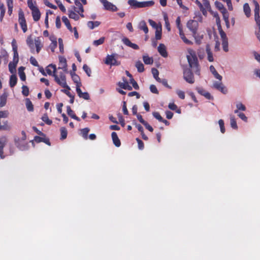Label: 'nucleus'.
<instances>
[{"instance_id":"obj_1","label":"nucleus","mask_w":260,"mask_h":260,"mask_svg":"<svg viewBox=\"0 0 260 260\" xmlns=\"http://www.w3.org/2000/svg\"><path fill=\"white\" fill-rule=\"evenodd\" d=\"M189 55H187V59L190 68H192L196 74L200 75V69L196 52L192 49H188Z\"/></svg>"},{"instance_id":"obj_2","label":"nucleus","mask_w":260,"mask_h":260,"mask_svg":"<svg viewBox=\"0 0 260 260\" xmlns=\"http://www.w3.org/2000/svg\"><path fill=\"white\" fill-rule=\"evenodd\" d=\"M8 142V139L6 136H3L0 138V157L1 159H4L7 155H10L14 153V150L13 146L11 144L9 145L10 152L8 154L5 155L4 153V148Z\"/></svg>"},{"instance_id":"obj_3","label":"nucleus","mask_w":260,"mask_h":260,"mask_svg":"<svg viewBox=\"0 0 260 260\" xmlns=\"http://www.w3.org/2000/svg\"><path fill=\"white\" fill-rule=\"evenodd\" d=\"M127 3L134 9L150 7L154 4V2L152 1L139 2L137 0H128Z\"/></svg>"},{"instance_id":"obj_4","label":"nucleus","mask_w":260,"mask_h":260,"mask_svg":"<svg viewBox=\"0 0 260 260\" xmlns=\"http://www.w3.org/2000/svg\"><path fill=\"white\" fill-rule=\"evenodd\" d=\"M187 27L192 32V36L194 37L197 44H199V41L197 40V32L199 26V23L195 20H189L187 23Z\"/></svg>"},{"instance_id":"obj_5","label":"nucleus","mask_w":260,"mask_h":260,"mask_svg":"<svg viewBox=\"0 0 260 260\" xmlns=\"http://www.w3.org/2000/svg\"><path fill=\"white\" fill-rule=\"evenodd\" d=\"M53 76L54 77L55 82L58 85L63 88L70 89V87L67 84L66 77L63 73H59V76L57 75L56 74H53Z\"/></svg>"},{"instance_id":"obj_6","label":"nucleus","mask_w":260,"mask_h":260,"mask_svg":"<svg viewBox=\"0 0 260 260\" xmlns=\"http://www.w3.org/2000/svg\"><path fill=\"white\" fill-rule=\"evenodd\" d=\"M18 22L24 33L27 31V25L25 18L24 14L22 9L18 12Z\"/></svg>"},{"instance_id":"obj_7","label":"nucleus","mask_w":260,"mask_h":260,"mask_svg":"<svg viewBox=\"0 0 260 260\" xmlns=\"http://www.w3.org/2000/svg\"><path fill=\"white\" fill-rule=\"evenodd\" d=\"M116 56H117V54H116L108 55L106 56L105 63L107 65L119 66L120 64V62L116 60L115 58Z\"/></svg>"},{"instance_id":"obj_8","label":"nucleus","mask_w":260,"mask_h":260,"mask_svg":"<svg viewBox=\"0 0 260 260\" xmlns=\"http://www.w3.org/2000/svg\"><path fill=\"white\" fill-rule=\"evenodd\" d=\"M183 78L187 82L190 84L194 82V76L190 68H186L184 70Z\"/></svg>"},{"instance_id":"obj_9","label":"nucleus","mask_w":260,"mask_h":260,"mask_svg":"<svg viewBox=\"0 0 260 260\" xmlns=\"http://www.w3.org/2000/svg\"><path fill=\"white\" fill-rule=\"evenodd\" d=\"M253 3L254 5V19L258 26L259 31L260 32V16H259V6L257 1L253 0Z\"/></svg>"},{"instance_id":"obj_10","label":"nucleus","mask_w":260,"mask_h":260,"mask_svg":"<svg viewBox=\"0 0 260 260\" xmlns=\"http://www.w3.org/2000/svg\"><path fill=\"white\" fill-rule=\"evenodd\" d=\"M103 5L104 9L108 11L116 12L118 10L117 7L112 3L108 2L107 0H99Z\"/></svg>"},{"instance_id":"obj_11","label":"nucleus","mask_w":260,"mask_h":260,"mask_svg":"<svg viewBox=\"0 0 260 260\" xmlns=\"http://www.w3.org/2000/svg\"><path fill=\"white\" fill-rule=\"evenodd\" d=\"M76 6H73V10L78 13L81 17H84V8L81 3L78 0H74Z\"/></svg>"},{"instance_id":"obj_12","label":"nucleus","mask_w":260,"mask_h":260,"mask_svg":"<svg viewBox=\"0 0 260 260\" xmlns=\"http://www.w3.org/2000/svg\"><path fill=\"white\" fill-rule=\"evenodd\" d=\"M67 59L63 56H59V64H58V69H61L63 70L64 72L67 73Z\"/></svg>"},{"instance_id":"obj_13","label":"nucleus","mask_w":260,"mask_h":260,"mask_svg":"<svg viewBox=\"0 0 260 260\" xmlns=\"http://www.w3.org/2000/svg\"><path fill=\"white\" fill-rule=\"evenodd\" d=\"M76 91L78 95V96L81 98H83L85 100H89L90 98L89 94L88 92H82V90L80 88V85H77L76 86Z\"/></svg>"},{"instance_id":"obj_14","label":"nucleus","mask_w":260,"mask_h":260,"mask_svg":"<svg viewBox=\"0 0 260 260\" xmlns=\"http://www.w3.org/2000/svg\"><path fill=\"white\" fill-rule=\"evenodd\" d=\"M34 140L36 143H40V142H44L45 144H47L48 145L50 146L51 145L49 139L48 138H46V136H36L34 137Z\"/></svg>"},{"instance_id":"obj_15","label":"nucleus","mask_w":260,"mask_h":260,"mask_svg":"<svg viewBox=\"0 0 260 260\" xmlns=\"http://www.w3.org/2000/svg\"><path fill=\"white\" fill-rule=\"evenodd\" d=\"M123 82H119L118 85L122 89H127L128 90H132V87L128 84V81L125 77L122 78Z\"/></svg>"},{"instance_id":"obj_16","label":"nucleus","mask_w":260,"mask_h":260,"mask_svg":"<svg viewBox=\"0 0 260 260\" xmlns=\"http://www.w3.org/2000/svg\"><path fill=\"white\" fill-rule=\"evenodd\" d=\"M213 87L224 94H225L227 92V89L221 82H215L213 83Z\"/></svg>"},{"instance_id":"obj_17","label":"nucleus","mask_w":260,"mask_h":260,"mask_svg":"<svg viewBox=\"0 0 260 260\" xmlns=\"http://www.w3.org/2000/svg\"><path fill=\"white\" fill-rule=\"evenodd\" d=\"M122 42L125 45L131 47L134 49L138 50L139 49V47L138 45L132 43L129 39L127 38H124L122 39Z\"/></svg>"},{"instance_id":"obj_18","label":"nucleus","mask_w":260,"mask_h":260,"mask_svg":"<svg viewBox=\"0 0 260 260\" xmlns=\"http://www.w3.org/2000/svg\"><path fill=\"white\" fill-rule=\"evenodd\" d=\"M159 53L164 57L168 56V53L165 45L163 44H160L157 48Z\"/></svg>"},{"instance_id":"obj_19","label":"nucleus","mask_w":260,"mask_h":260,"mask_svg":"<svg viewBox=\"0 0 260 260\" xmlns=\"http://www.w3.org/2000/svg\"><path fill=\"white\" fill-rule=\"evenodd\" d=\"M33 19L35 21H38L40 20L41 13L38 8H35L31 11Z\"/></svg>"},{"instance_id":"obj_20","label":"nucleus","mask_w":260,"mask_h":260,"mask_svg":"<svg viewBox=\"0 0 260 260\" xmlns=\"http://www.w3.org/2000/svg\"><path fill=\"white\" fill-rule=\"evenodd\" d=\"M67 112L68 115L70 116L71 118H72L73 119H74L78 121H80V118L76 116V115L74 113V111L72 110L70 106H68L67 107Z\"/></svg>"},{"instance_id":"obj_21","label":"nucleus","mask_w":260,"mask_h":260,"mask_svg":"<svg viewBox=\"0 0 260 260\" xmlns=\"http://www.w3.org/2000/svg\"><path fill=\"white\" fill-rule=\"evenodd\" d=\"M113 142L115 146L118 147L121 145V142L116 132H112L111 134Z\"/></svg>"},{"instance_id":"obj_22","label":"nucleus","mask_w":260,"mask_h":260,"mask_svg":"<svg viewBox=\"0 0 260 260\" xmlns=\"http://www.w3.org/2000/svg\"><path fill=\"white\" fill-rule=\"evenodd\" d=\"M179 35L182 41L187 45H192L193 43L188 40L185 36V34L183 32V28L179 29Z\"/></svg>"},{"instance_id":"obj_23","label":"nucleus","mask_w":260,"mask_h":260,"mask_svg":"<svg viewBox=\"0 0 260 260\" xmlns=\"http://www.w3.org/2000/svg\"><path fill=\"white\" fill-rule=\"evenodd\" d=\"M197 90L199 93H200L202 95L204 96L207 99L210 100L213 98L211 95L210 93L206 91L204 89L201 88H197Z\"/></svg>"},{"instance_id":"obj_24","label":"nucleus","mask_w":260,"mask_h":260,"mask_svg":"<svg viewBox=\"0 0 260 260\" xmlns=\"http://www.w3.org/2000/svg\"><path fill=\"white\" fill-rule=\"evenodd\" d=\"M210 72L213 74L215 78L217 79H218L219 80L221 81L222 80V76L220 75L216 71L215 68L213 66L211 65L210 67Z\"/></svg>"},{"instance_id":"obj_25","label":"nucleus","mask_w":260,"mask_h":260,"mask_svg":"<svg viewBox=\"0 0 260 260\" xmlns=\"http://www.w3.org/2000/svg\"><path fill=\"white\" fill-rule=\"evenodd\" d=\"M68 12L69 17L70 18L74 19L76 21L79 19L80 17L79 15L76 13L74 10H69Z\"/></svg>"},{"instance_id":"obj_26","label":"nucleus","mask_w":260,"mask_h":260,"mask_svg":"<svg viewBox=\"0 0 260 260\" xmlns=\"http://www.w3.org/2000/svg\"><path fill=\"white\" fill-rule=\"evenodd\" d=\"M206 51L207 54V59L209 61L212 62L214 61V57L213 53L211 50V49L209 45H207L206 48Z\"/></svg>"},{"instance_id":"obj_27","label":"nucleus","mask_w":260,"mask_h":260,"mask_svg":"<svg viewBox=\"0 0 260 260\" xmlns=\"http://www.w3.org/2000/svg\"><path fill=\"white\" fill-rule=\"evenodd\" d=\"M243 11L247 18L251 16V9L248 3H245L243 5Z\"/></svg>"},{"instance_id":"obj_28","label":"nucleus","mask_w":260,"mask_h":260,"mask_svg":"<svg viewBox=\"0 0 260 260\" xmlns=\"http://www.w3.org/2000/svg\"><path fill=\"white\" fill-rule=\"evenodd\" d=\"M17 82V78L16 75L13 74L10 76L9 84L11 87H14Z\"/></svg>"},{"instance_id":"obj_29","label":"nucleus","mask_w":260,"mask_h":260,"mask_svg":"<svg viewBox=\"0 0 260 260\" xmlns=\"http://www.w3.org/2000/svg\"><path fill=\"white\" fill-rule=\"evenodd\" d=\"M18 62L10 61L9 63V70L10 72L12 74H13L16 72V68L17 66Z\"/></svg>"},{"instance_id":"obj_30","label":"nucleus","mask_w":260,"mask_h":260,"mask_svg":"<svg viewBox=\"0 0 260 260\" xmlns=\"http://www.w3.org/2000/svg\"><path fill=\"white\" fill-rule=\"evenodd\" d=\"M139 28L140 29L143 30L145 34L148 32V28L145 21H141L139 23Z\"/></svg>"},{"instance_id":"obj_31","label":"nucleus","mask_w":260,"mask_h":260,"mask_svg":"<svg viewBox=\"0 0 260 260\" xmlns=\"http://www.w3.org/2000/svg\"><path fill=\"white\" fill-rule=\"evenodd\" d=\"M70 74L71 75L72 80H73V81L75 83H76V85H80L81 86V83L80 82V78H79V76L77 75V74H76L75 73L72 72H71Z\"/></svg>"},{"instance_id":"obj_32","label":"nucleus","mask_w":260,"mask_h":260,"mask_svg":"<svg viewBox=\"0 0 260 260\" xmlns=\"http://www.w3.org/2000/svg\"><path fill=\"white\" fill-rule=\"evenodd\" d=\"M25 68L23 67H20L18 69V74L20 79L22 81H25L26 80L25 74L24 72Z\"/></svg>"},{"instance_id":"obj_33","label":"nucleus","mask_w":260,"mask_h":260,"mask_svg":"<svg viewBox=\"0 0 260 260\" xmlns=\"http://www.w3.org/2000/svg\"><path fill=\"white\" fill-rule=\"evenodd\" d=\"M62 21L64 23V24L66 25L68 29L70 31H73V28L70 24V21L68 19V18L66 16H62Z\"/></svg>"},{"instance_id":"obj_34","label":"nucleus","mask_w":260,"mask_h":260,"mask_svg":"<svg viewBox=\"0 0 260 260\" xmlns=\"http://www.w3.org/2000/svg\"><path fill=\"white\" fill-rule=\"evenodd\" d=\"M237 109L234 111L235 113H238L239 111H245L246 110V107L241 103H238L236 104Z\"/></svg>"},{"instance_id":"obj_35","label":"nucleus","mask_w":260,"mask_h":260,"mask_svg":"<svg viewBox=\"0 0 260 260\" xmlns=\"http://www.w3.org/2000/svg\"><path fill=\"white\" fill-rule=\"evenodd\" d=\"M35 44L36 47V51L38 53L43 46L39 38H37L35 40Z\"/></svg>"},{"instance_id":"obj_36","label":"nucleus","mask_w":260,"mask_h":260,"mask_svg":"<svg viewBox=\"0 0 260 260\" xmlns=\"http://www.w3.org/2000/svg\"><path fill=\"white\" fill-rule=\"evenodd\" d=\"M60 140H64L67 138L68 135V131L67 129L65 127H61L60 128Z\"/></svg>"},{"instance_id":"obj_37","label":"nucleus","mask_w":260,"mask_h":260,"mask_svg":"<svg viewBox=\"0 0 260 260\" xmlns=\"http://www.w3.org/2000/svg\"><path fill=\"white\" fill-rule=\"evenodd\" d=\"M100 22L99 21H88L87 22V26L88 27L91 29H93L94 27H98L100 25Z\"/></svg>"},{"instance_id":"obj_38","label":"nucleus","mask_w":260,"mask_h":260,"mask_svg":"<svg viewBox=\"0 0 260 260\" xmlns=\"http://www.w3.org/2000/svg\"><path fill=\"white\" fill-rule=\"evenodd\" d=\"M143 59L146 64H152L153 62L152 57H150L148 55H143Z\"/></svg>"},{"instance_id":"obj_39","label":"nucleus","mask_w":260,"mask_h":260,"mask_svg":"<svg viewBox=\"0 0 260 260\" xmlns=\"http://www.w3.org/2000/svg\"><path fill=\"white\" fill-rule=\"evenodd\" d=\"M90 129L88 127H85L81 130V134L83 138L85 140H87L88 138V134L89 132Z\"/></svg>"},{"instance_id":"obj_40","label":"nucleus","mask_w":260,"mask_h":260,"mask_svg":"<svg viewBox=\"0 0 260 260\" xmlns=\"http://www.w3.org/2000/svg\"><path fill=\"white\" fill-rule=\"evenodd\" d=\"M230 124H231V127L233 128H234L235 129H236L238 128V126L237 124L236 119H235L234 116L233 115L230 116Z\"/></svg>"},{"instance_id":"obj_41","label":"nucleus","mask_w":260,"mask_h":260,"mask_svg":"<svg viewBox=\"0 0 260 260\" xmlns=\"http://www.w3.org/2000/svg\"><path fill=\"white\" fill-rule=\"evenodd\" d=\"M136 67L138 70V71L140 73H142L144 71V67L143 64L140 61H138L136 63Z\"/></svg>"},{"instance_id":"obj_42","label":"nucleus","mask_w":260,"mask_h":260,"mask_svg":"<svg viewBox=\"0 0 260 260\" xmlns=\"http://www.w3.org/2000/svg\"><path fill=\"white\" fill-rule=\"evenodd\" d=\"M26 106L28 111L31 112L34 110V106L29 99L26 100Z\"/></svg>"},{"instance_id":"obj_43","label":"nucleus","mask_w":260,"mask_h":260,"mask_svg":"<svg viewBox=\"0 0 260 260\" xmlns=\"http://www.w3.org/2000/svg\"><path fill=\"white\" fill-rule=\"evenodd\" d=\"M7 98V96L5 94H3L0 96V107H4L6 105Z\"/></svg>"},{"instance_id":"obj_44","label":"nucleus","mask_w":260,"mask_h":260,"mask_svg":"<svg viewBox=\"0 0 260 260\" xmlns=\"http://www.w3.org/2000/svg\"><path fill=\"white\" fill-rule=\"evenodd\" d=\"M161 26L157 28L155 30V39L156 40H160L161 38Z\"/></svg>"},{"instance_id":"obj_45","label":"nucleus","mask_w":260,"mask_h":260,"mask_svg":"<svg viewBox=\"0 0 260 260\" xmlns=\"http://www.w3.org/2000/svg\"><path fill=\"white\" fill-rule=\"evenodd\" d=\"M41 119L48 125H51L52 123V120L49 119L47 113L44 114L42 117Z\"/></svg>"},{"instance_id":"obj_46","label":"nucleus","mask_w":260,"mask_h":260,"mask_svg":"<svg viewBox=\"0 0 260 260\" xmlns=\"http://www.w3.org/2000/svg\"><path fill=\"white\" fill-rule=\"evenodd\" d=\"M105 40V37H101L99 40H94L93 42V45L95 46H98L99 45H102L104 43Z\"/></svg>"},{"instance_id":"obj_47","label":"nucleus","mask_w":260,"mask_h":260,"mask_svg":"<svg viewBox=\"0 0 260 260\" xmlns=\"http://www.w3.org/2000/svg\"><path fill=\"white\" fill-rule=\"evenodd\" d=\"M152 73L153 77L157 81H159L160 79L158 77L159 72L155 68H152L151 70Z\"/></svg>"},{"instance_id":"obj_48","label":"nucleus","mask_w":260,"mask_h":260,"mask_svg":"<svg viewBox=\"0 0 260 260\" xmlns=\"http://www.w3.org/2000/svg\"><path fill=\"white\" fill-rule=\"evenodd\" d=\"M83 69L84 72L86 73L88 77L91 76V71L90 68L87 64H84Z\"/></svg>"},{"instance_id":"obj_49","label":"nucleus","mask_w":260,"mask_h":260,"mask_svg":"<svg viewBox=\"0 0 260 260\" xmlns=\"http://www.w3.org/2000/svg\"><path fill=\"white\" fill-rule=\"evenodd\" d=\"M148 22L149 24L155 29H156L157 28L161 26V24L158 25L154 21L151 19H149Z\"/></svg>"},{"instance_id":"obj_50","label":"nucleus","mask_w":260,"mask_h":260,"mask_svg":"<svg viewBox=\"0 0 260 260\" xmlns=\"http://www.w3.org/2000/svg\"><path fill=\"white\" fill-rule=\"evenodd\" d=\"M218 123L220 128L221 132L223 134L225 133V129L224 127V121L222 119H220L218 121Z\"/></svg>"},{"instance_id":"obj_51","label":"nucleus","mask_w":260,"mask_h":260,"mask_svg":"<svg viewBox=\"0 0 260 260\" xmlns=\"http://www.w3.org/2000/svg\"><path fill=\"white\" fill-rule=\"evenodd\" d=\"M22 93L23 95L27 96L29 94V88L27 86L23 85L22 87Z\"/></svg>"},{"instance_id":"obj_52","label":"nucleus","mask_w":260,"mask_h":260,"mask_svg":"<svg viewBox=\"0 0 260 260\" xmlns=\"http://www.w3.org/2000/svg\"><path fill=\"white\" fill-rule=\"evenodd\" d=\"M222 45L223 50L225 52H228L229 51L228 40H222Z\"/></svg>"},{"instance_id":"obj_53","label":"nucleus","mask_w":260,"mask_h":260,"mask_svg":"<svg viewBox=\"0 0 260 260\" xmlns=\"http://www.w3.org/2000/svg\"><path fill=\"white\" fill-rule=\"evenodd\" d=\"M26 43L31 49H34V41L31 37H28L27 38Z\"/></svg>"},{"instance_id":"obj_54","label":"nucleus","mask_w":260,"mask_h":260,"mask_svg":"<svg viewBox=\"0 0 260 260\" xmlns=\"http://www.w3.org/2000/svg\"><path fill=\"white\" fill-rule=\"evenodd\" d=\"M1 14H0V21H1V22H2L4 17V15H5V11H6L5 8L3 4L1 5Z\"/></svg>"},{"instance_id":"obj_55","label":"nucleus","mask_w":260,"mask_h":260,"mask_svg":"<svg viewBox=\"0 0 260 260\" xmlns=\"http://www.w3.org/2000/svg\"><path fill=\"white\" fill-rule=\"evenodd\" d=\"M44 1L45 5L46 6H47V7H48L51 9H54V10H56L57 9V7L55 5L52 4L48 0H44Z\"/></svg>"},{"instance_id":"obj_56","label":"nucleus","mask_w":260,"mask_h":260,"mask_svg":"<svg viewBox=\"0 0 260 260\" xmlns=\"http://www.w3.org/2000/svg\"><path fill=\"white\" fill-rule=\"evenodd\" d=\"M153 116L157 119L159 122L162 121L163 118L161 116L160 114L157 112H154L152 113Z\"/></svg>"},{"instance_id":"obj_57","label":"nucleus","mask_w":260,"mask_h":260,"mask_svg":"<svg viewBox=\"0 0 260 260\" xmlns=\"http://www.w3.org/2000/svg\"><path fill=\"white\" fill-rule=\"evenodd\" d=\"M195 3L200 7V10L202 12L203 14H204L206 10L203 7V4L199 0H196Z\"/></svg>"},{"instance_id":"obj_58","label":"nucleus","mask_w":260,"mask_h":260,"mask_svg":"<svg viewBox=\"0 0 260 260\" xmlns=\"http://www.w3.org/2000/svg\"><path fill=\"white\" fill-rule=\"evenodd\" d=\"M130 83L132 84L134 89H137V90L139 89V86L138 83L133 78H132V79H130Z\"/></svg>"},{"instance_id":"obj_59","label":"nucleus","mask_w":260,"mask_h":260,"mask_svg":"<svg viewBox=\"0 0 260 260\" xmlns=\"http://www.w3.org/2000/svg\"><path fill=\"white\" fill-rule=\"evenodd\" d=\"M13 61L18 62L19 61V55L17 52V50L13 51Z\"/></svg>"},{"instance_id":"obj_60","label":"nucleus","mask_w":260,"mask_h":260,"mask_svg":"<svg viewBox=\"0 0 260 260\" xmlns=\"http://www.w3.org/2000/svg\"><path fill=\"white\" fill-rule=\"evenodd\" d=\"M136 141L138 142L139 149L140 150H143L144 148V145L143 141L139 138H136Z\"/></svg>"},{"instance_id":"obj_61","label":"nucleus","mask_w":260,"mask_h":260,"mask_svg":"<svg viewBox=\"0 0 260 260\" xmlns=\"http://www.w3.org/2000/svg\"><path fill=\"white\" fill-rule=\"evenodd\" d=\"M122 111H123V113L124 115H128L129 113H128V110L126 108V103L125 101L123 102Z\"/></svg>"},{"instance_id":"obj_62","label":"nucleus","mask_w":260,"mask_h":260,"mask_svg":"<svg viewBox=\"0 0 260 260\" xmlns=\"http://www.w3.org/2000/svg\"><path fill=\"white\" fill-rule=\"evenodd\" d=\"M176 93L181 99L183 100L185 99V93L184 91L180 90H177L176 91Z\"/></svg>"},{"instance_id":"obj_63","label":"nucleus","mask_w":260,"mask_h":260,"mask_svg":"<svg viewBox=\"0 0 260 260\" xmlns=\"http://www.w3.org/2000/svg\"><path fill=\"white\" fill-rule=\"evenodd\" d=\"M29 60L31 64L35 67H39V63L35 57L31 56Z\"/></svg>"},{"instance_id":"obj_64","label":"nucleus","mask_w":260,"mask_h":260,"mask_svg":"<svg viewBox=\"0 0 260 260\" xmlns=\"http://www.w3.org/2000/svg\"><path fill=\"white\" fill-rule=\"evenodd\" d=\"M215 5L216 7L219 10H225V9L224 8L223 4L221 3L216 1L215 3Z\"/></svg>"}]
</instances>
